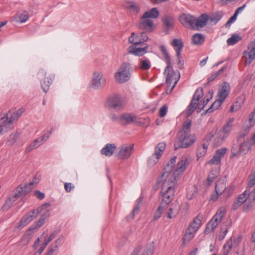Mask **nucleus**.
Instances as JSON below:
<instances>
[{"label":"nucleus","instance_id":"20","mask_svg":"<svg viewBox=\"0 0 255 255\" xmlns=\"http://www.w3.org/2000/svg\"><path fill=\"white\" fill-rule=\"evenodd\" d=\"M228 149L226 147L220 148L216 150L215 155L212 158L207 162V164L218 165L220 163L221 159L227 153Z\"/></svg>","mask_w":255,"mask_h":255},{"label":"nucleus","instance_id":"30","mask_svg":"<svg viewBox=\"0 0 255 255\" xmlns=\"http://www.w3.org/2000/svg\"><path fill=\"white\" fill-rule=\"evenodd\" d=\"M171 45L174 47L176 51V55L179 56V54H181L184 46L182 41L178 39H174L171 42Z\"/></svg>","mask_w":255,"mask_h":255},{"label":"nucleus","instance_id":"51","mask_svg":"<svg viewBox=\"0 0 255 255\" xmlns=\"http://www.w3.org/2000/svg\"><path fill=\"white\" fill-rule=\"evenodd\" d=\"M42 143H41V141L39 138H37L35 139L33 142H32L29 146L26 148V150L27 151H30L31 150L36 148L41 145Z\"/></svg>","mask_w":255,"mask_h":255},{"label":"nucleus","instance_id":"12","mask_svg":"<svg viewBox=\"0 0 255 255\" xmlns=\"http://www.w3.org/2000/svg\"><path fill=\"white\" fill-rule=\"evenodd\" d=\"M39 78L44 77V80L41 82V86L43 91L46 93L54 79V75L52 73H47L44 70L41 69L38 73Z\"/></svg>","mask_w":255,"mask_h":255},{"label":"nucleus","instance_id":"63","mask_svg":"<svg viewBox=\"0 0 255 255\" xmlns=\"http://www.w3.org/2000/svg\"><path fill=\"white\" fill-rule=\"evenodd\" d=\"M206 153L207 151L204 149H201L199 147L197 152V156L198 158H199L202 156H204Z\"/></svg>","mask_w":255,"mask_h":255},{"label":"nucleus","instance_id":"64","mask_svg":"<svg viewBox=\"0 0 255 255\" xmlns=\"http://www.w3.org/2000/svg\"><path fill=\"white\" fill-rule=\"evenodd\" d=\"M247 141L251 146L255 144V132L250 138H247Z\"/></svg>","mask_w":255,"mask_h":255},{"label":"nucleus","instance_id":"29","mask_svg":"<svg viewBox=\"0 0 255 255\" xmlns=\"http://www.w3.org/2000/svg\"><path fill=\"white\" fill-rule=\"evenodd\" d=\"M32 237V234L30 231L26 232L21 240L17 243V246L23 247L27 245L31 240Z\"/></svg>","mask_w":255,"mask_h":255},{"label":"nucleus","instance_id":"49","mask_svg":"<svg viewBox=\"0 0 255 255\" xmlns=\"http://www.w3.org/2000/svg\"><path fill=\"white\" fill-rule=\"evenodd\" d=\"M253 127V125L247 126L245 130L243 132H241L238 137H237V141H241L243 139L245 138V137L246 136V135L248 133V132L250 131L251 128Z\"/></svg>","mask_w":255,"mask_h":255},{"label":"nucleus","instance_id":"48","mask_svg":"<svg viewBox=\"0 0 255 255\" xmlns=\"http://www.w3.org/2000/svg\"><path fill=\"white\" fill-rule=\"evenodd\" d=\"M219 175V171L218 170H212L210 172L208 177L207 178V181L208 182V184H211L214 180L218 177Z\"/></svg>","mask_w":255,"mask_h":255},{"label":"nucleus","instance_id":"55","mask_svg":"<svg viewBox=\"0 0 255 255\" xmlns=\"http://www.w3.org/2000/svg\"><path fill=\"white\" fill-rule=\"evenodd\" d=\"M191 126V121L190 120H187L183 125V132L184 133H188Z\"/></svg>","mask_w":255,"mask_h":255},{"label":"nucleus","instance_id":"58","mask_svg":"<svg viewBox=\"0 0 255 255\" xmlns=\"http://www.w3.org/2000/svg\"><path fill=\"white\" fill-rule=\"evenodd\" d=\"M168 107L166 105L162 106L159 111V116L160 117H164L167 114Z\"/></svg>","mask_w":255,"mask_h":255},{"label":"nucleus","instance_id":"15","mask_svg":"<svg viewBox=\"0 0 255 255\" xmlns=\"http://www.w3.org/2000/svg\"><path fill=\"white\" fill-rule=\"evenodd\" d=\"M133 148V145L127 144H123L119 147V151L117 153V156L121 159H128L130 156Z\"/></svg>","mask_w":255,"mask_h":255},{"label":"nucleus","instance_id":"25","mask_svg":"<svg viewBox=\"0 0 255 255\" xmlns=\"http://www.w3.org/2000/svg\"><path fill=\"white\" fill-rule=\"evenodd\" d=\"M175 192H167L161 193L162 197L161 203L167 206L173 200Z\"/></svg>","mask_w":255,"mask_h":255},{"label":"nucleus","instance_id":"40","mask_svg":"<svg viewBox=\"0 0 255 255\" xmlns=\"http://www.w3.org/2000/svg\"><path fill=\"white\" fill-rule=\"evenodd\" d=\"M204 40V36L200 33H196L192 36V42L195 45L201 44Z\"/></svg>","mask_w":255,"mask_h":255},{"label":"nucleus","instance_id":"10","mask_svg":"<svg viewBox=\"0 0 255 255\" xmlns=\"http://www.w3.org/2000/svg\"><path fill=\"white\" fill-rule=\"evenodd\" d=\"M24 112V109L21 108L16 111H9V114H7L6 116L1 117V122L3 123L5 128H9L11 124L14 121H17Z\"/></svg>","mask_w":255,"mask_h":255},{"label":"nucleus","instance_id":"59","mask_svg":"<svg viewBox=\"0 0 255 255\" xmlns=\"http://www.w3.org/2000/svg\"><path fill=\"white\" fill-rule=\"evenodd\" d=\"M139 205H137L134 206V207L133 209L132 213L129 215V218H130L131 219H133L134 218L135 215L137 214L140 209Z\"/></svg>","mask_w":255,"mask_h":255},{"label":"nucleus","instance_id":"27","mask_svg":"<svg viewBox=\"0 0 255 255\" xmlns=\"http://www.w3.org/2000/svg\"><path fill=\"white\" fill-rule=\"evenodd\" d=\"M251 147L252 146L247 141H244L240 144L238 151H237V152H233V153L236 156L241 154V153L246 154L251 149Z\"/></svg>","mask_w":255,"mask_h":255},{"label":"nucleus","instance_id":"42","mask_svg":"<svg viewBox=\"0 0 255 255\" xmlns=\"http://www.w3.org/2000/svg\"><path fill=\"white\" fill-rule=\"evenodd\" d=\"M202 219V216L198 215L190 224L189 226L194 227V229L197 231L199 227L201 225Z\"/></svg>","mask_w":255,"mask_h":255},{"label":"nucleus","instance_id":"33","mask_svg":"<svg viewBox=\"0 0 255 255\" xmlns=\"http://www.w3.org/2000/svg\"><path fill=\"white\" fill-rule=\"evenodd\" d=\"M197 231L194 229V227L189 226L184 235L183 240L185 242H189L192 239Z\"/></svg>","mask_w":255,"mask_h":255},{"label":"nucleus","instance_id":"34","mask_svg":"<svg viewBox=\"0 0 255 255\" xmlns=\"http://www.w3.org/2000/svg\"><path fill=\"white\" fill-rule=\"evenodd\" d=\"M176 157H173L170 160V161L166 164L164 168V171L163 172H167L169 174H172L174 169V165L176 162Z\"/></svg>","mask_w":255,"mask_h":255},{"label":"nucleus","instance_id":"43","mask_svg":"<svg viewBox=\"0 0 255 255\" xmlns=\"http://www.w3.org/2000/svg\"><path fill=\"white\" fill-rule=\"evenodd\" d=\"M151 62L148 59H140L139 68L142 70H148L151 67Z\"/></svg>","mask_w":255,"mask_h":255},{"label":"nucleus","instance_id":"37","mask_svg":"<svg viewBox=\"0 0 255 255\" xmlns=\"http://www.w3.org/2000/svg\"><path fill=\"white\" fill-rule=\"evenodd\" d=\"M61 244V240L60 239L56 240L49 247V250L47 252L46 255H52L54 252H55L58 248V247Z\"/></svg>","mask_w":255,"mask_h":255},{"label":"nucleus","instance_id":"19","mask_svg":"<svg viewBox=\"0 0 255 255\" xmlns=\"http://www.w3.org/2000/svg\"><path fill=\"white\" fill-rule=\"evenodd\" d=\"M179 21L187 28L194 29L195 17L189 14L183 13L179 16Z\"/></svg>","mask_w":255,"mask_h":255},{"label":"nucleus","instance_id":"6","mask_svg":"<svg viewBox=\"0 0 255 255\" xmlns=\"http://www.w3.org/2000/svg\"><path fill=\"white\" fill-rule=\"evenodd\" d=\"M33 182H30L28 185H24L23 186L20 185L18 186L16 190L14 191L13 194L10 196L6 200L4 205L2 207V210L3 211L8 210L22 193L26 194L31 190L32 189L31 186H33Z\"/></svg>","mask_w":255,"mask_h":255},{"label":"nucleus","instance_id":"61","mask_svg":"<svg viewBox=\"0 0 255 255\" xmlns=\"http://www.w3.org/2000/svg\"><path fill=\"white\" fill-rule=\"evenodd\" d=\"M197 189L195 187H193V192H191L189 191L187 192V198L191 200L197 194Z\"/></svg>","mask_w":255,"mask_h":255},{"label":"nucleus","instance_id":"36","mask_svg":"<svg viewBox=\"0 0 255 255\" xmlns=\"http://www.w3.org/2000/svg\"><path fill=\"white\" fill-rule=\"evenodd\" d=\"M223 102V101L218 98L212 104L210 107L206 111V113H212L215 110L218 109L221 107Z\"/></svg>","mask_w":255,"mask_h":255},{"label":"nucleus","instance_id":"60","mask_svg":"<svg viewBox=\"0 0 255 255\" xmlns=\"http://www.w3.org/2000/svg\"><path fill=\"white\" fill-rule=\"evenodd\" d=\"M139 205H137L134 206V207L133 209L132 213L129 215V218H130L131 219H133L134 218L135 215L137 214L140 209Z\"/></svg>","mask_w":255,"mask_h":255},{"label":"nucleus","instance_id":"26","mask_svg":"<svg viewBox=\"0 0 255 255\" xmlns=\"http://www.w3.org/2000/svg\"><path fill=\"white\" fill-rule=\"evenodd\" d=\"M137 118L135 115L131 114H124L120 118V120L124 122L125 124H129L135 123Z\"/></svg>","mask_w":255,"mask_h":255},{"label":"nucleus","instance_id":"35","mask_svg":"<svg viewBox=\"0 0 255 255\" xmlns=\"http://www.w3.org/2000/svg\"><path fill=\"white\" fill-rule=\"evenodd\" d=\"M223 13L221 11H218L211 16H209V22L210 24H216L222 17Z\"/></svg>","mask_w":255,"mask_h":255},{"label":"nucleus","instance_id":"52","mask_svg":"<svg viewBox=\"0 0 255 255\" xmlns=\"http://www.w3.org/2000/svg\"><path fill=\"white\" fill-rule=\"evenodd\" d=\"M128 8L134 14L137 13L139 10L138 6L133 2H129Z\"/></svg>","mask_w":255,"mask_h":255},{"label":"nucleus","instance_id":"54","mask_svg":"<svg viewBox=\"0 0 255 255\" xmlns=\"http://www.w3.org/2000/svg\"><path fill=\"white\" fill-rule=\"evenodd\" d=\"M255 186V171L250 176V180L248 183V188H251Z\"/></svg>","mask_w":255,"mask_h":255},{"label":"nucleus","instance_id":"41","mask_svg":"<svg viewBox=\"0 0 255 255\" xmlns=\"http://www.w3.org/2000/svg\"><path fill=\"white\" fill-rule=\"evenodd\" d=\"M163 23L167 29H170L173 26L174 19L170 16H165L163 18Z\"/></svg>","mask_w":255,"mask_h":255},{"label":"nucleus","instance_id":"7","mask_svg":"<svg viewBox=\"0 0 255 255\" xmlns=\"http://www.w3.org/2000/svg\"><path fill=\"white\" fill-rule=\"evenodd\" d=\"M131 76L130 65L128 63H123L120 66L114 77L115 81L120 84L128 82Z\"/></svg>","mask_w":255,"mask_h":255},{"label":"nucleus","instance_id":"21","mask_svg":"<svg viewBox=\"0 0 255 255\" xmlns=\"http://www.w3.org/2000/svg\"><path fill=\"white\" fill-rule=\"evenodd\" d=\"M231 87L227 82H224L219 87L218 92V97L220 100L224 101L230 92Z\"/></svg>","mask_w":255,"mask_h":255},{"label":"nucleus","instance_id":"14","mask_svg":"<svg viewBox=\"0 0 255 255\" xmlns=\"http://www.w3.org/2000/svg\"><path fill=\"white\" fill-rule=\"evenodd\" d=\"M166 147L165 142L158 143L155 148L154 153L148 160V165L149 167H152L158 162V159L160 158L163 151Z\"/></svg>","mask_w":255,"mask_h":255},{"label":"nucleus","instance_id":"3","mask_svg":"<svg viewBox=\"0 0 255 255\" xmlns=\"http://www.w3.org/2000/svg\"><path fill=\"white\" fill-rule=\"evenodd\" d=\"M213 92L210 91L209 94L211 96L210 98H207L205 96L202 102V103H199V100L203 96L204 92L202 88H198L196 89L194 94H193L192 99L187 107L186 111V115L187 117L190 116L195 111L196 108L199 109V112L203 110L204 107L207 104L210 99L212 98V95Z\"/></svg>","mask_w":255,"mask_h":255},{"label":"nucleus","instance_id":"32","mask_svg":"<svg viewBox=\"0 0 255 255\" xmlns=\"http://www.w3.org/2000/svg\"><path fill=\"white\" fill-rule=\"evenodd\" d=\"M234 121V119L232 118L229 119L228 122L225 124L223 127L221 129V130L225 133L227 135L229 136L230 133L231 132L232 128L233 126V122Z\"/></svg>","mask_w":255,"mask_h":255},{"label":"nucleus","instance_id":"17","mask_svg":"<svg viewBox=\"0 0 255 255\" xmlns=\"http://www.w3.org/2000/svg\"><path fill=\"white\" fill-rule=\"evenodd\" d=\"M248 51L244 52L246 65H250L255 59V39L249 44Z\"/></svg>","mask_w":255,"mask_h":255},{"label":"nucleus","instance_id":"2","mask_svg":"<svg viewBox=\"0 0 255 255\" xmlns=\"http://www.w3.org/2000/svg\"><path fill=\"white\" fill-rule=\"evenodd\" d=\"M160 50L164 57L167 66L165 68L164 74L166 75V83L168 84L166 93H171L180 78L178 71H174L171 65L170 57L164 45L160 46Z\"/></svg>","mask_w":255,"mask_h":255},{"label":"nucleus","instance_id":"44","mask_svg":"<svg viewBox=\"0 0 255 255\" xmlns=\"http://www.w3.org/2000/svg\"><path fill=\"white\" fill-rule=\"evenodd\" d=\"M250 192L248 190H246L244 193L241 194L238 198L237 201L240 205L245 203L248 199V197L250 198Z\"/></svg>","mask_w":255,"mask_h":255},{"label":"nucleus","instance_id":"47","mask_svg":"<svg viewBox=\"0 0 255 255\" xmlns=\"http://www.w3.org/2000/svg\"><path fill=\"white\" fill-rule=\"evenodd\" d=\"M19 138V134L17 133H12L8 137L7 143L9 145H13Z\"/></svg>","mask_w":255,"mask_h":255},{"label":"nucleus","instance_id":"16","mask_svg":"<svg viewBox=\"0 0 255 255\" xmlns=\"http://www.w3.org/2000/svg\"><path fill=\"white\" fill-rule=\"evenodd\" d=\"M46 205L41 206L40 208L29 212L26 215L23 217L20 221V226H25L39 214L40 210L44 208Z\"/></svg>","mask_w":255,"mask_h":255},{"label":"nucleus","instance_id":"1","mask_svg":"<svg viewBox=\"0 0 255 255\" xmlns=\"http://www.w3.org/2000/svg\"><path fill=\"white\" fill-rule=\"evenodd\" d=\"M148 37L144 32L139 33L132 32L128 37V42L132 44L128 49V53L136 56H142L147 53L148 45L144 43Z\"/></svg>","mask_w":255,"mask_h":255},{"label":"nucleus","instance_id":"5","mask_svg":"<svg viewBox=\"0 0 255 255\" xmlns=\"http://www.w3.org/2000/svg\"><path fill=\"white\" fill-rule=\"evenodd\" d=\"M158 183L161 187V193L175 192L177 187V179L172 174L163 172L158 180Z\"/></svg>","mask_w":255,"mask_h":255},{"label":"nucleus","instance_id":"8","mask_svg":"<svg viewBox=\"0 0 255 255\" xmlns=\"http://www.w3.org/2000/svg\"><path fill=\"white\" fill-rule=\"evenodd\" d=\"M188 134L183 133L182 131L178 132L177 139L174 143L175 150L179 148H187L195 141V135Z\"/></svg>","mask_w":255,"mask_h":255},{"label":"nucleus","instance_id":"38","mask_svg":"<svg viewBox=\"0 0 255 255\" xmlns=\"http://www.w3.org/2000/svg\"><path fill=\"white\" fill-rule=\"evenodd\" d=\"M166 206H165V204L161 202L154 213L153 218L154 220H157L161 217L163 211L165 209Z\"/></svg>","mask_w":255,"mask_h":255},{"label":"nucleus","instance_id":"46","mask_svg":"<svg viewBox=\"0 0 255 255\" xmlns=\"http://www.w3.org/2000/svg\"><path fill=\"white\" fill-rule=\"evenodd\" d=\"M226 189V184L224 182L218 181L217 182L215 186L216 192H218L222 195L225 192Z\"/></svg>","mask_w":255,"mask_h":255},{"label":"nucleus","instance_id":"23","mask_svg":"<svg viewBox=\"0 0 255 255\" xmlns=\"http://www.w3.org/2000/svg\"><path fill=\"white\" fill-rule=\"evenodd\" d=\"M209 22V16L206 14H202L198 18L195 17L194 29H199L206 26Z\"/></svg>","mask_w":255,"mask_h":255},{"label":"nucleus","instance_id":"4","mask_svg":"<svg viewBox=\"0 0 255 255\" xmlns=\"http://www.w3.org/2000/svg\"><path fill=\"white\" fill-rule=\"evenodd\" d=\"M159 11L156 7H153L150 10L145 12L138 22L139 29L147 32H151L154 29L153 21L159 16Z\"/></svg>","mask_w":255,"mask_h":255},{"label":"nucleus","instance_id":"13","mask_svg":"<svg viewBox=\"0 0 255 255\" xmlns=\"http://www.w3.org/2000/svg\"><path fill=\"white\" fill-rule=\"evenodd\" d=\"M105 104L109 108L121 109L124 108L125 101L121 96L116 95L109 98Z\"/></svg>","mask_w":255,"mask_h":255},{"label":"nucleus","instance_id":"50","mask_svg":"<svg viewBox=\"0 0 255 255\" xmlns=\"http://www.w3.org/2000/svg\"><path fill=\"white\" fill-rule=\"evenodd\" d=\"M227 68V66H224L216 72L213 73L208 78V82L210 83L215 80L219 75L221 74Z\"/></svg>","mask_w":255,"mask_h":255},{"label":"nucleus","instance_id":"24","mask_svg":"<svg viewBox=\"0 0 255 255\" xmlns=\"http://www.w3.org/2000/svg\"><path fill=\"white\" fill-rule=\"evenodd\" d=\"M116 149V146L114 143H107L101 150L102 155L107 156H111Z\"/></svg>","mask_w":255,"mask_h":255},{"label":"nucleus","instance_id":"57","mask_svg":"<svg viewBox=\"0 0 255 255\" xmlns=\"http://www.w3.org/2000/svg\"><path fill=\"white\" fill-rule=\"evenodd\" d=\"M177 58V67L180 69H182L184 68V61L181 55V54H179V56H176Z\"/></svg>","mask_w":255,"mask_h":255},{"label":"nucleus","instance_id":"11","mask_svg":"<svg viewBox=\"0 0 255 255\" xmlns=\"http://www.w3.org/2000/svg\"><path fill=\"white\" fill-rule=\"evenodd\" d=\"M106 80L102 72L94 71L92 79L89 83V87L94 90H99L106 84Z\"/></svg>","mask_w":255,"mask_h":255},{"label":"nucleus","instance_id":"22","mask_svg":"<svg viewBox=\"0 0 255 255\" xmlns=\"http://www.w3.org/2000/svg\"><path fill=\"white\" fill-rule=\"evenodd\" d=\"M214 137L213 143L216 146H219L222 144L225 140L228 137L225 133H224L221 129L218 130L216 129Z\"/></svg>","mask_w":255,"mask_h":255},{"label":"nucleus","instance_id":"56","mask_svg":"<svg viewBox=\"0 0 255 255\" xmlns=\"http://www.w3.org/2000/svg\"><path fill=\"white\" fill-rule=\"evenodd\" d=\"M52 130L53 128H51L50 131H47L43 135L38 138L40 139L41 143L43 144L49 138V136L52 133Z\"/></svg>","mask_w":255,"mask_h":255},{"label":"nucleus","instance_id":"53","mask_svg":"<svg viewBox=\"0 0 255 255\" xmlns=\"http://www.w3.org/2000/svg\"><path fill=\"white\" fill-rule=\"evenodd\" d=\"M28 18V14L27 12L24 11L18 16V19H17V21L23 23L26 22Z\"/></svg>","mask_w":255,"mask_h":255},{"label":"nucleus","instance_id":"62","mask_svg":"<svg viewBox=\"0 0 255 255\" xmlns=\"http://www.w3.org/2000/svg\"><path fill=\"white\" fill-rule=\"evenodd\" d=\"M249 122L250 123V125H253V127L254 126L255 123V109L250 115Z\"/></svg>","mask_w":255,"mask_h":255},{"label":"nucleus","instance_id":"18","mask_svg":"<svg viewBox=\"0 0 255 255\" xmlns=\"http://www.w3.org/2000/svg\"><path fill=\"white\" fill-rule=\"evenodd\" d=\"M189 162L185 157H182L178 162L176 168L174 169L173 173H172V176H174L176 179L181 175L187 167Z\"/></svg>","mask_w":255,"mask_h":255},{"label":"nucleus","instance_id":"28","mask_svg":"<svg viewBox=\"0 0 255 255\" xmlns=\"http://www.w3.org/2000/svg\"><path fill=\"white\" fill-rule=\"evenodd\" d=\"M245 100L244 96H241L237 98L236 102L231 107L230 111L233 112L240 109Z\"/></svg>","mask_w":255,"mask_h":255},{"label":"nucleus","instance_id":"39","mask_svg":"<svg viewBox=\"0 0 255 255\" xmlns=\"http://www.w3.org/2000/svg\"><path fill=\"white\" fill-rule=\"evenodd\" d=\"M233 247V242L231 239L227 241L223 246L222 255H228Z\"/></svg>","mask_w":255,"mask_h":255},{"label":"nucleus","instance_id":"9","mask_svg":"<svg viewBox=\"0 0 255 255\" xmlns=\"http://www.w3.org/2000/svg\"><path fill=\"white\" fill-rule=\"evenodd\" d=\"M226 213V208L224 207L220 208L217 211L216 214L206 225L205 233L208 234L217 228L219 224L222 221Z\"/></svg>","mask_w":255,"mask_h":255},{"label":"nucleus","instance_id":"31","mask_svg":"<svg viewBox=\"0 0 255 255\" xmlns=\"http://www.w3.org/2000/svg\"><path fill=\"white\" fill-rule=\"evenodd\" d=\"M224 224V226L221 228V231L218 236L219 240L221 241L225 238L228 232L229 229L231 227V222L230 221H228Z\"/></svg>","mask_w":255,"mask_h":255},{"label":"nucleus","instance_id":"45","mask_svg":"<svg viewBox=\"0 0 255 255\" xmlns=\"http://www.w3.org/2000/svg\"><path fill=\"white\" fill-rule=\"evenodd\" d=\"M241 39L238 34H234L227 39V42L229 45H233L240 41Z\"/></svg>","mask_w":255,"mask_h":255}]
</instances>
